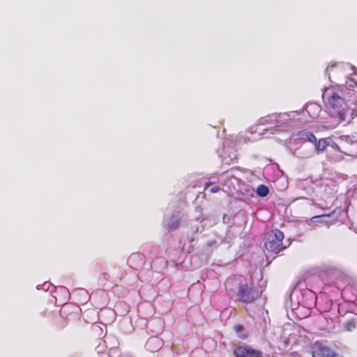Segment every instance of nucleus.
<instances>
[{
	"label": "nucleus",
	"mask_w": 357,
	"mask_h": 357,
	"mask_svg": "<svg viewBox=\"0 0 357 357\" xmlns=\"http://www.w3.org/2000/svg\"><path fill=\"white\" fill-rule=\"evenodd\" d=\"M180 221L178 219H172L167 225V229L169 231L177 229L179 227Z\"/></svg>",
	"instance_id": "11"
},
{
	"label": "nucleus",
	"mask_w": 357,
	"mask_h": 357,
	"mask_svg": "<svg viewBox=\"0 0 357 357\" xmlns=\"http://www.w3.org/2000/svg\"><path fill=\"white\" fill-rule=\"evenodd\" d=\"M330 142H331L330 137L320 139L318 142L316 140L314 144L317 153L326 151L327 146L330 145Z\"/></svg>",
	"instance_id": "7"
},
{
	"label": "nucleus",
	"mask_w": 357,
	"mask_h": 357,
	"mask_svg": "<svg viewBox=\"0 0 357 357\" xmlns=\"http://www.w3.org/2000/svg\"><path fill=\"white\" fill-rule=\"evenodd\" d=\"M98 357H111V356L107 352L104 351V352L99 353Z\"/></svg>",
	"instance_id": "13"
},
{
	"label": "nucleus",
	"mask_w": 357,
	"mask_h": 357,
	"mask_svg": "<svg viewBox=\"0 0 357 357\" xmlns=\"http://www.w3.org/2000/svg\"><path fill=\"white\" fill-rule=\"evenodd\" d=\"M219 190H220V187H218V186L213 187L211 189V192L213 193L217 192Z\"/></svg>",
	"instance_id": "15"
},
{
	"label": "nucleus",
	"mask_w": 357,
	"mask_h": 357,
	"mask_svg": "<svg viewBox=\"0 0 357 357\" xmlns=\"http://www.w3.org/2000/svg\"><path fill=\"white\" fill-rule=\"evenodd\" d=\"M356 322L354 319L348 320L344 324V328L347 331H352L356 328Z\"/></svg>",
	"instance_id": "10"
},
{
	"label": "nucleus",
	"mask_w": 357,
	"mask_h": 357,
	"mask_svg": "<svg viewBox=\"0 0 357 357\" xmlns=\"http://www.w3.org/2000/svg\"><path fill=\"white\" fill-rule=\"evenodd\" d=\"M329 146H331L333 149H335V150L340 149L339 146L335 142H334L332 139H331V142H330Z\"/></svg>",
	"instance_id": "12"
},
{
	"label": "nucleus",
	"mask_w": 357,
	"mask_h": 357,
	"mask_svg": "<svg viewBox=\"0 0 357 357\" xmlns=\"http://www.w3.org/2000/svg\"><path fill=\"white\" fill-rule=\"evenodd\" d=\"M305 111L312 119H317L321 112L319 105L315 103H310L306 105Z\"/></svg>",
	"instance_id": "6"
},
{
	"label": "nucleus",
	"mask_w": 357,
	"mask_h": 357,
	"mask_svg": "<svg viewBox=\"0 0 357 357\" xmlns=\"http://www.w3.org/2000/svg\"><path fill=\"white\" fill-rule=\"evenodd\" d=\"M333 68V66H328V68H326V70H327V71H328V70H330V68Z\"/></svg>",
	"instance_id": "16"
},
{
	"label": "nucleus",
	"mask_w": 357,
	"mask_h": 357,
	"mask_svg": "<svg viewBox=\"0 0 357 357\" xmlns=\"http://www.w3.org/2000/svg\"><path fill=\"white\" fill-rule=\"evenodd\" d=\"M322 98L331 116L338 118L340 121L345 120L349 107L344 98L331 89L325 91Z\"/></svg>",
	"instance_id": "1"
},
{
	"label": "nucleus",
	"mask_w": 357,
	"mask_h": 357,
	"mask_svg": "<svg viewBox=\"0 0 357 357\" xmlns=\"http://www.w3.org/2000/svg\"><path fill=\"white\" fill-rule=\"evenodd\" d=\"M299 135L301 138L304 141L309 142L313 144L316 142L317 138L315 135L310 132L303 131L299 132Z\"/></svg>",
	"instance_id": "8"
},
{
	"label": "nucleus",
	"mask_w": 357,
	"mask_h": 357,
	"mask_svg": "<svg viewBox=\"0 0 357 357\" xmlns=\"http://www.w3.org/2000/svg\"><path fill=\"white\" fill-rule=\"evenodd\" d=\"M234 329L236 332H240L243 330V326L241 325H236L234 326Z\"/></svg>",
	"instance_id": "14"
},
{
	"label": "nucleus",
	"mask_w": 357,
	"mask_h": 357,
	"mask_svg": "<svg viewBox=\"0 0 357 357\" xmlns=\"http://www.w3.org/2000/svg\"><path fill=\"white\" fill-rule=\"evenodd\" d=\"M332 351L328 347L316 343L312 351V357H329Z\"/></svg>",
	"instance_id": "5"
},
{
	"label": "nucleus",
	"mask_w": 357,
	"mask_h": 357,
	"mask_svg": "<svg viewBox=\"0 0 357 357\" xmlns=\"http://www.w3.org/2000/svg\"><path fill=\"white\" fill-rule=\"evenodd\" d=\"M234 354L236 357H261V351L243 347H237Z\"/></svg>",
	"instance_id": "4"
},
{
	"label": "nucleus",
	"mask_w": 357,
	"mask_h": 357,
	"mask_svg": "<svg viewBox=\"0 0 357 357\" xmlns=\"http://www.w3.org/2000/svg\"><path fill=\"white\" fill-rule=\"evenodd\" d=\"M284 234L279 229H273L266 234L264 245L269 252L278 253L285 248L282 245Z\"/></svg>",
	"instance_id": "2"
},
{
	"label": "nucleus",
	"mask_w": 357,
	"mask_h": 357,
	"mask_svg": "<svg viewBox=\"0 0 357 357\" xmlns=\"http://www.w3.org/2000/svg\"><path fill=\"white\" fill-rule=\"evenodd\" d=\"M319 218V216H314V218H312L313 219L314 218Z\"/></svg>",
	"instance_id": "17"
},
{
	"label": "nucleus",
	"mask_w": 357,
	"mask_h": 357,
	"mask_svg": "<svg viewBox=\"0 0 357 357\" xmlns=\"http://www.w3.org/2000/svg\"><path fill=\"white\" fill-rule=\"evenodd\" d=\"M269 193L268 188L265 185H260L257 188V194L261 197L267 196Z\"/></svg>",
	"instance_id": "9"
},
{
	"label": "nucleus",
	"mask_w": 357,
	"mask_h": 357,
	"mask_svg": "<svg viewBox=\"0 0 357 357\" xmlns=\"http://www.w3.org/2000/svg\"><path fill=\"white\" fill-rule=\"evenodd\" d=\"M236 296L238 301L248 304L254 303L257 300L259 293L253 288L252 285H250L245 280H242L238 284Z\"/></svg>",
	"instance_id": "3"
}]
</instances>
